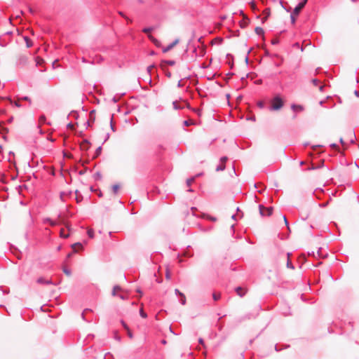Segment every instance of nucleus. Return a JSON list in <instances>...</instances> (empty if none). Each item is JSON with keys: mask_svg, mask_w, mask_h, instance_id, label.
<instances>
[{"mask_svg": "<svg viewBox=\"0 0 359 359\" xmlns=\"http://www.w3.org/2000/svg\"><path fill=\"white\" fill-rule=\"evenodd\" d=\"M285 102L280 94H276L271 100V104L269 110L271 111H280L284 106Z\"/></svg>", "mask_w": 359, "mask_h": 359, "instance_id": "f257e3e1", "label": "nucleus"}, {"mask_svg": "<svg viewBox=\"0 0 359 359\" xmlns=\"http://www.w3.org/2000/svg\"><path fill=\"white\" fill-rule=\"evenodd\" d=\"M258 208L262 217L271 216L273 214V208L272 206L265 208L263 205L259 204Z\"/></svg>", "mask_w": 359, "mask_h": 359, "instance_id": "f03ea898", "label": "nucleus"}, {"mask_svg": "<svg viewBox=\"0 0 359 359\" xmlns=\"http://www.w3.org/2000/svg\"><path fill=\"white\" fill-rule=\"evenodd\" d=\"M28 62V57L25 55H20L16 61L17 66L23 67Z\"/></svg>", "mask_w": 359, "mask_h": 359, "instance_id": "7ed1b4c3", "label": "nucleus"}, {"mask_svg": "<svg viewBox=\"0 0 359 359\" xmlns=\"http://www.w3.org/2000/svg\"><path fill=\"white\" fill-rule=\"evenodd\" d=\"M307 1L308 0H302V1L299 2L292 11V12H294V14H296V15H299L301 9H302L305 6Z\"/></svg>", "mask_w": 359, "mask_h": 359, "instance_id": "20e7f679", "label": "nucleus"}, {"mask_svg": "<svg viewBox=\"0 0 359 359\" xmlns=\"http://www.w3.org/2000/svg\"><path fill=\"white\" fill-rule=\"evenodd\" d=\"M180 42L179 39H175L172 43L168 44L167 46H165L163 48L162 51L163 53H167L170 51L171 49H172L178 43Z\"/></svg>", "mask_w": 359, "mask_h": 359, "instance_id": "39448f33", "label": "nucleus"}, {"mask_svg": "<svg viewBox=\"0 0 359 359\" xmlns=\"http://www.w3.org/2000/svg\"><path fill=\"white\" fill-rule=\"evenodd\" d=\"M290 108L295 113L299 111H303L304 110V107L303 105L295 103H292L290 105Z\"/></svg>", "mask_w": 359, "mask_h": 359, "instance_id": "423d86ee", "label": "nucleus"}, {"mask_svg": "<svg viewBox=\"0 0 359 359\" xmlns=\"http://www.w3.org/2000/svg\"><path fill=\"white\" fill-rule=\"evenodd\" d=\"M36 283L42 285H52L53 284L51 280H46L43 277H39L36 280Z\"/></svg>", "mask_w": 359, "mask_h": 359, "instance_id": "0eeeda50", "label": "nucleus"}, {"mask_svg": "<svg viewBox=\"0 0 359 359\" xmlns=\"http://www.w3.org/2000/svg\"><path fill=\"white\" fill-rule=\"evenodd\" d=\"M43 224H49L51 226H55L57 224V223L55 221H53L50 217H45L42 220Z\"/></svg>", "mask_w": 359, "mask_h": 359, "instance_id": "6e6552de", "label": "nucleus"}, {"mask_svg": "<svg viewBox=\"0 0 359 359\" xmlns=\"http://www.w3.org/2000/svg\"><path fill=\"white\" fill-rule=\"evenodd\" d=\"M263 14L265 15L264 18H263L262 19V23H264L268 18L271 15V11H270V8H267L266 9H264V11H263Z\"/></svg>", "mask_w": 359, "mask_h": 359, "instance_id": "1a4fd4ad", "label": "nucleus"}, {"mask_svg": "<svg viewBox=\"0 0 359 359\" xmlns=\"http://www.w3.org/2000/svg\"><path fill=\"white\" fill-rule=\"evenodd\" d=\"M175 61L173 60H162L161 62V66H164V65L173 66L175 65Z\"/></svg>", "mask_w": 359, "mask_h": 359, "instance_id": "9d476101", "label": "nucleus"}, {"mask_svg": "<svg viewBox=\"0 0 359 359\" xmlns=\"http://www.w3.org/2000/svg\"><path fill=\"white\" fill-rule=\"evenodd\" d=\"M74 193L76 194L75 200H76V203H80L83 199V196L80 194L79 191L77 189L74 191Z\"/></svg>", "mask_w": 359, "mask_h": 359, "instance_id": "9b49d317", "label": "nucleus"}, {"mask_svg": "<svg viewBox=\"0 0 359 359\" xmlns=\"http://www.w3.org/2000/svg\"><path fill=\"white\" fill-rule=\"evenodd\" d=\"M102 145L101 144L100 146H99L96 149H95V154H94V156H93V159H95L97 158L102 153Z\"/></svg>", "mask_w": 359, "mask_h": 359, "instance_id": "f8f14e48", "label": "nucleus"}, {"mask_svg": "<svg viewBox=\"0 0 359 359\" xmlns=\"http://www.w3.org/2000/svg\"><path fill=\"white\" fill-rule=\"evenodd\" d=\"M242 290L243 289L241 286H238L235 288V291L236 292L237 294L241 297H244L245 294V292H242Z\"/></svg>", "mask_w": 359, "mask_h": 359, "instance_id": "ddd939ff", "label": "nucleus"}, {"mask_svg": "<svg viewBox=\"0 0 359 359\" xmlns=\"http://www.w3.org/2000/svg\"><path fill=\"white\" fill-rule=\"evenodd\" d=\"M72 194V191H69L67 192H65V191H61L60 193V198L62 201H65L64 200V196H71Z\"/></svg>", "mask_w": 359, "mask_h": 359, "instance_id": "4468645a", "label": "nucleus"}, {"mask_svg": "<svg viewBox=\"0 0 359 359\" xmlns=\"http://www.w3.org/2000/svg\"><path fill=\"white\" fill-rule=\"evenodd\" d=\"M155 68V65L154 64H152L149 66L147 67V72L149 76V83H151V69Z\"/></svg>", "mask_w": 359, "mask_h": 359, "instance_id": "2eb2a0df", "label": "nucleus"}, {"mask_svg": "<svg viewBox=\"0 0 359 359\" xmlns=\"http://www.w3.org/2000/svg\"><path fill=\"white\" fill-rule=\"evenodd\" d=\"M255 32L259 36H262L264 34V30L261 27H256L255 29Z\"/></svg>", "mask_w": 359, "mask_h": 359, "instance_id": "dca6fc26", "label": "nucleus"}, {"mask_svg": "<svg viewBox=\"0 0 359 359\" xmlns=\"http://www.w3.org/2000/svg\"><path fill=\"white\" fill-rule=\"evenodd\" d=\"M249 22H250V20L248 18H246L245 19H244L243 20L240 22L241 28H242V29L245 28L248 25Z\"/></svg>", "mask_w": 359, "mask_h": 359, "instance_id": "f3484780", "label": "nucleus"}, {"mask_svg": "<svg viewBox=\"0 0 359 359\" xmlns=\"http://www.w3.org/2000/svg\"><path fill=\"white\" fill-rule=\"evenodd\" d=\"M24 40L26 43V46L27 48H30L33 46V42L27 36H24Z\"/></svg>", "mask_w": 359, "mask_h": 359, "instance_id": "a211bd4d", "label": "nucleus"}, {"mask_svg": "<svg viewBox=\"0 0 359 359\" xmlns=\"http://www.w3.org/2000/svg\"><path fill=\"white\" fill-rule=\"evenodd\" d=\"M11 42V40L8 41H4V36H0V46L1 47H6L8 46V44Z\"/></svg>", "mask_w": 359, "mask_h": 359, "instance_id": "6ab92c4d", "label": "nucleus"}, {"mask_svg": "<svg viewBox=\"0 0 359 359\" xmlns=\"http://www.w3.org/2000/svg\"><path fill=\"white\" fill-rule=\"evenodd\" d=\"M8 128L4 126V123L0 122V132L3 133H8Z\"/></svg>", "mask_w": 359, "mask_h": 359, "instance_id": "aec40b11", "label": "nucleus"}, {"mask_svg": "<svg viewBox=\"0 0 359 359\" xmlns=\"http://www.w3.org/2000/svg\"><path fill=\"white\" fill-rule=\"evenodd\" d=\"M156 27L154 26L146 27L142 29L144 33H149L153 32Z\"/></svg>", "mask_w": 359, "mask_h": 359, "instance_id": "412c9836", "label": "nucleus"}, {"mask_svg": "<svg viewBox=\"0 0 359 359\" xmlns=\"http://www.w3.org/2000/svg\"><path fill=\"white\" fill-rule=\"evenodd\" d=\"M161 69H163V71L164 72L165 75L168 78L170 79V78H171V76H172V74H171V72H170L167 68H165V67L164 66H163V65H162V66H161Z\"/></svg>", "mask_w": 359, "mask_h": 359, "instance_id": "4be33fe9", "label": "nucleus"}, {"mask_svg": "<svg viewBox=\"0 0 359 359\" xmlns=\"http://www.w3.org/2000/svg\"><path fill=\"white\" fill-rule=\"evenodd\" d=\"M93 178L95 180H101L102 178V173L100 172V171H97L94 175H93Z\"/></svg>", "mask_w": 359, "mask_h": 359, "instance_id": "5701e85b", "label": "nucleus"}, {"mask_svg": "<svg viewBox=\"0 0 359 359\" xmlns=\"http://www.w3.org/2000/svg\"><path fill=\"white\" fill-rule=\"evenodd\" d=\"M112 191L114 194H116L120 189V185L118 184H114L111 187Z\"/></svg>", "mask_w": 359, "mask_h": 359, "instance_id": "b1692460", "label": "nucleus"}, {"mask_svg": "<svg viewBox=\"0 0 359 359\" xmlns=\"http://www.w3.org/2000/svg\"><path fill=\"white\" fill-rule=\"evenodd\" d=\"M225 168H226V165H225V164H224V163H219V164L216 167L215 170H216L217 172L223 171V170H225Z\"/></svg>", "mask_w": 359, "mask_h": 359, "instance_id": "393cba45", "label": "nucleus"}, {"mask_svg": "<svg viewBox=\"0 0 359 359\" xmlns=\"http://www.w3.org/2000/svg\"><path fill=\"white\" fill-rule=\"evenodd\" d=\"M324 166V161H321L320 163V166H311V167H309L307 168V170H317V169H319V168H321Z\"/></svg>", "mask_w": 359, "mask_h": 359, "instance_id": "a878e982", "label": "nucleus"}, {"mask_svg": "<svg viewBox=\"0 0 359 359\" xmlns=\"http://www.w3.org/2000/svg\"><path fill=\"white\" fill-rule=\"evenodd\" d=\"M253 50V48H250L249 50L247 52V54L245 57V62L247 65L249 64V54L251 53V51Z\"/></svg>", "mask_w": 359, "mask_h": 359, "instance_id": "bb28decb", "label": "nucleus"}, {"mask_svg": "<svg viewBox=\"0 0 359 359\" xmlns=\"http://www.w3.org/2000/svg\"><path fill=\"white\" fill-rule=\"evenodd\" d=\"M62 271L64 272V273H65L67 276H70L72 275V271L70 269H69L68 267L67 266H64L62 268Z\"/></svg>", "mask_w": 359, "mask_h": 359, "instance_id": "cd10ccee", "label": "nucleus"}, {"mask_svg": "<svg viewBox=\"0 0 359 359\" xmlns=\"http://www.w3.org/2000/svg\"><path fill=\"white\" fill-rule=\"evenodd\" d=\"M88 311H92V310H91L90 309H85L83 310V311L82 312V313H81V317H82V318H83L84 320H86V321H87V322L90 323V322L91 321V320H87V319H86V317H85V313H86V312H88Z\"/></svg>", "mask_w": 359, "mask_h": 359, "instance_id": "c85d7f7f", "label": "nucleus"}, {"mask_svg": "<svg viewBox=\"0 0 359 359\" xmlns=\"http://www.w3.org/2000/svg\"><path fill=\"white\" fill-rule=\"evenodd\" d=\"M114 339L118 342L121 341V337L118 334V332L116 330L114 332Z\"/></svg>", "mask_w": 359, "mask_h": 359, "instance_id": "c756f323", "label": "nucleus"}, {"mask_svg": "<svg viewBox=\"0 0 359 359\" xmlns=\"http://www.w3.org/2000/svg\"><path fill=\"white\" fill-rule=\"evenodd\" d=\"M318 192H320V194H323L324 192V191L321 188H317L316 189H315L313 194L315 195L318 198H320V196L318 195Z\"/></svg>", "mask_w": 359, "mask_h": 359, "instance_id": "7c9ffc66", "label": "nucleus"}, {"mask_svg": "<svg viewBox=\"0 0 359 359\" xmlns=\"http://www.w3.org/2000/svg\"><path fill=\"white\" fill-rule=\"evenodd\" d=\"M296 14H294V12H291L290 13V22L291 24L294 25L296 22Z\"/></svg>", "mask_w": 359, "mask_h": 359, "instance_id": "2f4dec72", "label": "nucleus"}, {"mask_svg": "<svg viewBox=\"0 0 359 359\" xmlns=\"http://www.w3.org/2000/svg\"><path fill=\"white\" fill-rule=\"evenodd\" d=\"M149 38L153 41V43L156 46H160L161 43H160V41L158 39L154 38L152 36H149Z\"/></svg>", "mask_w": 359, "mask_h": 359, "instance_id": "473e14b6", "label": "nucleus"}, {"mask_svg": "<svg viewBox=\"0 0 359 359\" xmlns=\"http://www.w3.org/2000/svg\"><path fill=\"white\" fill-rule=\"evenodd\" d=\"M87 234H88V236L90 238H94V236H95V233H94V231H93V229H88V231H87Z\"/></svg>", "mask_w": 359, "mask_h": 359, "instance_id": "72a5a7b5", "label": "nucleus"}, {"mask_svg": "<svg viewBox=\"0 0 359 359\" xmlns=\"http://www.w3.org/2000/svg\"><path fill=\"white\" fill-rule=\"evenodd\" d=\"M286 267L290 269H294V266L292 264L290 259H287Z\"/></svg>", "mask_w": 359, "mask_h": 359, "instance_id": "f704fd0d", "label": "nucleus"}, {"mask_svg": "<svg viewBox=\"0 0 359 359\" xmlns=\"http://www.w3.org/2000/svg\"><path fill=\"white\" fill-rule=\"evenodd\" d=\"M183 126L185 127L189 126L194 124V122L190 120H184L182 123Z\"/></svg>", "mask_w": 359, "mask_h": 359, "instance_id": "c9c22d12", "label": "nucleus"}, {"mask_svg": "<svg viewBox=\"0 0 359 359\" xmlns=\"http://www.w3.org/2000/svg\"><path fill=\"white\" fill-rule=\"evenodd\" d=\"M279 61L274 62L273 64L276 67H279L282 65L283 62V57H280V59H278Z\"/></svg>", "mask_w": 359, "mask_h": 359, "instance_id": "e433bc0d", "label": "nucleus"}, {"mask_svg": "<svg viewBox=\"0 0 359 359\" xmlns=\"http://www.w3.org/2000/svg\"><path fill=\"white\" fill-rule=\"evenodd\" d=\"M60 236L62 238H67L69 237L70 235L69 233H65L64 230L61 229Z\"/></svg>", "mask_w": 359, "mask_h": 359, "instance_id": "4c0bfd02", "label": "nucleus"}, {"mask_svg": "<svg viewBox=\"0 0 359 359\" xmlns=\"http://www.w3.org/2000/svg\"><path fill=\"white\" fill-rule=\"evenodd\" d=\"M76 247H81L82 248V244L80 242H76L71 245V248L74 250H76Z\"/></svg>", "mask_w": 359, "mask_h": 359, "instance_id": "58836bf2", "label": "nucleus"}, {"mask_svg": "<svg viewBox=\"0 0 359 359\" xmlns=\"http://www.w3.org/2000/svg\"><path fill=\"white\" fill-rule=\"evenodd\" d=\"M113 118H114V114L111 115V120H110V128L111 130L113 131V132H115L116 131V128L115 126H114V123H113Z\"/></svg>", "mask_w": 359, "mask_h": 359, "instance_id": "ea45409f", "label": "nucleus"}, {"mask_svg": "<svg viewBox=\"0 0 359 359\" xmlns=\"http://www.w3.org/2000/svg\"><path fill=\"white\" fill-rule=\"evenodd\" d=\"M139 313H140V316L142 318H147V313H145L142 309H140Z\"/></svg>", "mask_w": 359, "mask_h": 359, "instance_id": "a19ab883", "label": "nucleus"}, {"mask_svg": "<svg viewBox=\"0 0 359 359\" xmlns=\"http://www.w3.org/2000/svg\"><path fill=\"white\" fill-rule=\"evenodd\" d=\"M283 219H284V222H285V226H287V229H288L289 231H290V224H289V222H288V220H287V219L286 216H285V215H283Z\"/></svg>", "mask_w": 359, "mask_h": 359, "instance_id": "79ce46f5", "label": "nucleus"}, {"mask_svg": "<svg viewBox=\"0 0 359 359\" xmlns=\"http://www.w3.org/2000/svg\"><path fill=\"white\" fill-rule=\"evenodd\" d=\"M69 115H72L74 116V118L77 119L79 118V113L77 112V111H72L69 114Z\"/></svg>", "mask_w": 359, "mask_h": 359, "instance_id": "37998d69", "label": "nucleus"}, {"mask_svg": "<svg viewBox=\"0 0 359 359\" xmlns=\"http://www.w3.org/2000/svg\"><path fill=\"white\" fill-rule=\"evenodd\" d=\"M288 347H290V345H287V346H285V347H283H283H282V348H279L278 345V344H276V345H275V350H276V351L278 352V351H281V350H283V349H284V348H288Z\"/></svg>", "mask_w": 359, "mask_h": 359, "instance_id": "c03bdc74", "label": "nucleus"}, {"mask_svg": "<svg viewBox=\"0 0 359 359\" xmlns=\"http://www.w3.org/2000/svg\"><path fill=\"white\" fill-rule=\"evenodd\" d=\"M175 294L177 296L180 297H182V296H184V293H182V292H180V290H179V289H177V288L175 289Z\"/></svg>", "mask_w": 359, "mask_h": 359, "instance_id": "a18cd8bd", "label": "nucleus"}, {"mask_svg": "<svg viewBox=\"0 0 359 359\" xmlns=\"http://www.w3.org/2000/svg\"><path fill=\"white\" fill-rule=\"evenodd\" d=\"M172 106H173L174 109H175V110L182 109V107L177 104V101L172 102Z\"/></svg>", "mask_w": 359, "mask_h": 359, "instance_id": "49530a36", "label": "nucleus"}, {"mask_svg": "<svg viewBox=\"0 0 359 359\" xmlns=\"http://www.w3.org/2000/svg\"><path fill=\"white\" fill-rule=\"evenodd\" d=\"M180 302L182 305H185L187 302L186 297L185 295L180 297Z\"/></svg>", "mask_w": 359, "mask_h": 359, "instance_id": "de8ad7c7", "label": "nucleus"}, {"mask_svg": "<svg viewBox=\"0 0 359 359\" xmlns=\"http://www.w3.org/2000/svg\"><path fill=\"white\" fill-rule=\"evenodd\" d=\"M121 324L122 325L123 327L126 330L129 329L128 325L126 324V323L123 320H120Z\"/></svg>", "mask_w": 359, "mask_h": 359, "instance_id": "09e8293b", "label": "nucleus"}, {"mask_svg": "<svg viewBox=\"0 0 359 359\" xmlns=\"http://www.w3.org/2000/svg\"><path fill=\"white\" fill-rule=\"evenodd\" d=\"M90 146L86 145V144H80V148L83 151H88L90 149Z\"/></svg>", "mask_w": 359, "mask_h": 359, "instance_id": "8fccbe9b", "label": "nucleus"}, {"mask_svg": "<svg viewBox=\"0 0 359 359\" xmlns=\"http://www.w3.org/2000/svg\"><path fill=\"white\" fill-rule=\"evenodd\" d=\"M194 39H195V31L193 30L192 34H191V37L188 41V46H189L191 44V43L194 40Z\"/></svg>", "mask_w": 359, "mask_h": 359, "instance_id": "3c124183", "label": "nucleus"}, {"mask_svg": "<svg viewBox=\"0 0 359 359\" xmlns=\"http://www.w3.org/2000/svg\"><path fill=\"white\" fill-rule=\"evenodd\" d=\"M212 299L214 301H217L220 299V294L217 293H212Z\"/></svg>", "mask_w": 359, "mask_h": 359, "instance_id": "603ef678", "label": "nucleus"}, {"mask_svg": "<svg viewBox=\"0 0 359 359\" xmlns=\"http://www.w3.org/2000/svg\"><path fill=\"white\" fill-rule=\"evenodd\" d=\"M194 180H195V177L187 179L186 181L187 185L190 186Z\"/></svg>", "mask_w": 359, "mask_h": 359, "instance_id": "864d4df0", "label": "nucleus"}, {"mask_svg": "<svg viewBox=\"0 0 359 359\" xmlns=\"http://www.w3.org/2000/svg\"><path fill=\"white\" fill-rule=\"evenodd\" d=\"M257 105L259 109H263L265 107V104L263 101H259Z\"/></svg>", "mask_w": 359, "mask_h": 359, "instance_id": "5fc2aeb1", "label": "nucleus"}, {"mask_svg": "<svg viewBox=\"0 0 359 359\" xmlns=\"http://www.w3.org/2000/svg\"><path fill=\"white\" fill-rule=\"evenodd\" d=\"M81 144H83V145L86 144V145L90 146L91 143L88 139H83L82 142L81 143Z\"/></svg>", "mask_w": 359, "mask_h": 359, "instance_id": "6e6d98bb", "label": "nucleus"}, {"mask_svg": "<svg viewBox=\"0 0 359 359\" xmlns=\"http://www.w3.org/2000/svg\"><path fill=\"white\" fill-rule=\"evenodd\" d=\"M228 160V158L227 156H222L219 159V161H220V163H224Z\"/></svg>", "mask_w": 359, "mask_h": 359, "instance_id": "4d7b16f0", "label": "nucleus"}, {"mask_svg": "<svg viewBox=\"0 0 359 359\" xmlns=\"http://www.w3.org/2000/svg\"><path fill=\"white\" fill-rule=\"evenodd\" d=\"M13 35V32L12 31H8V32H6L3 36H8V38H11V36Z\"/></svg>", "mask_w": 359, "mask_h": 359, "instance_id": "13d9d810", "label": "nucleus"}, {"mask_svg": "<svg viewBox=\"0 0 359 359\" xmlns=\"http://www.w3.org/2000/svg\"><path fill=\"white\" fill-rule=\"evenodd\" d=\"M126 331H127V334H128V337L130 339H133V334L132 331L130 330V329L129 328L128 330H126Z\"/></svg>", "mask_w": 359, "mask_h": 359, "instance_id": "bf43d9fd", "label": "nucleus"}, {"mask_svg": "<svg viewBox=\"0 0 359 359\" xmlns=\"http://www.w3.org/2000/svg\"><path fill=\"white\" fill-rule=\"evenodd\" d=\"M165 278L167 280H170L171 278V275H170V272L168 269L166 270V272H165Z\"/></svg>", "mask_w": 359, "mask_h": 359, "instance_id": "052dcab7", "label": "nucleus"}, {"mask_svg": "<svg viewBox=\"0 0 359 359\" xmlns=\"http://www.w3.org/2000/svg\"><path fill=\"white\" fill-rule=\"evenodd\" d=\"M264 56L272 57V54L270 53V52L267 49H265L264 50Z\"/></svg>", "mask_w": 359, "mask_h": 359, "instance_id": "680f3d73", "label": "nucleus"}, {"mask_svg": "<svg viewBox=\"0 0 359 359\" xmlns=\"http://www.w3.org/2000/svg\"><path fill=\"white\" fill-rule=\"evenodd\" d=\"M109 137H110V134L109 133H107L106 135H105V137L104 139V141L102 143V145H103L109 139Z\"/></svg>", "mask_w": 359, "mask_h": 359, "instance_id": "e2e57ef3", "label": "nucleus"}, {"mask_svg": "<svg viewBox=\"0 0 359 359\" xmlns=\"http://www.w3.org/2000/svg\"><path fill=\"white\" fill-rule=\"evenodd\" d=\"M198 343L201 344L203 347H205L204 339L200 337L198 340Z\"/></svg>", "mask_w": 359, "mask_h": 359, "instance_id": "0e129e2a", "label": "nucleus"}, {"mask_svg": "<svg viewBox=\"0 0 359 359\" xmlns=\"http://www.w3.org/2000/svg\"><path fill=\"white\" fill-rule=\"evenodd\" d=\"M1 182L4 184H6L7 183V181L6 180V175L4 174H2L1 175Z\"/></svg>", "mask_w": 359, "mask_h": 359, "instance_id": "69168bd1", "label": "nucleus"}, {"mask_svg": "<svg viewBox=\"0 0 359 359\" xmlns=\"http://www.w3.org/2000/svg\"><path fill=\"white\" fill-rule=\"evenodd\" d=\"M279 43V39H274L271 41V44L275 46V45H277Z\"/></svg>", "mask_w": 359, "mask_h": 359, "instance_id": "338daca9", "label": "nucleus"}, {"mask_svg": "<svg viewBox=\"0 0 359 359\" xmlns=\"http://www.w3.org/2000/svg\"><path fill=\"white\" fill-rule=\"evenodd\" d=\"M46 116L44 114L41 115L40 117H39V121L43 123L46 121Z\"/></svg>", "mask_w": 359, "mask_h": 359, "instance_id": "774afa93", "label": "nucleus"}]
</instances>
